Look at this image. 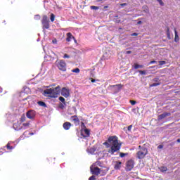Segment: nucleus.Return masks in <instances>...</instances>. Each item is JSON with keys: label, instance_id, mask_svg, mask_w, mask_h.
I'll list each match as a JSON object with an SVG mask.
<instances>
[{"label": "nucleus", "instance_id": "40", "mask_svg": "<svg viewBox=\"0 0 180 180\" xmlns=\"http://www.w3.org/2000/svg\"><path fill=\"white\" fill-rule=\"evenodd\" d=\"M52 43H53V44H57V39H53V40H52Z\"/></svg>", "mask_w": 180, "mask_h": 180}, {"label": "nucleus", "instance_id": "53", "mask_svg": "<svg viewBox=\"0 0 180 180\" xmlns=\"http://www.w3.org/2000/svg\"><path fill=\"white\" fill-rule=\"evenodd\" d=\"M75 43H77V39H75V38L73 39Z\"/></svg>", "mask_w": 180, "mask_h": 180}, {"label": "nucleus", "instance_id": "19", "mask_svg": "<svg viewBox=\"0 0 180 180\" xmlns=\"http://www.w3.org/2000/svg\"><path fill=\"white\" fill-rule=\"evenodd\" d=\"M72 120L75 122V123H78L79 122V119H78V117H77V115L72 116Z\"/></svg>", "mask_w": 180, "mask_h": 180}, {"label": "nucleus", "instance_id": "7", "mask_svg": "<svg viewBox=\"0 0 180 180\" xmlns=\"http://www.w3.org/2000/svg\"><path fill=\"white\" fill-rule=\"evenodd\" d=\"M60 94L62 95V96H64V98H68V96H70V89L63 87L61 89Z\"/></svg>", "mask_w": 180, "mask_h": 180}, {"label": "nucleus", "instance_id": "18", "mask_svg": "<svg viewBox=\"0 0 180 180\" xmlns=\"http://www.w3.org/2000/svg\"><path fill=\"white\" fill-rule=\"evenodd\" d=\"M42 25H43V28L44 29H49L50 28V25L49 24V22H42Z\"/></svg>", "mask_w": 180, "mask_h": 180}, {"label": "nucleus", "instance_id": "56", "mask_svg": "<svg viewBox=\"0 0 180 180\" xmlns=\"http://www.w3.org/2000/svg\"><path fill=\"white\" fill-rule=\"evenodd\" d=\"M98 2H101V1H102V0H98Z\"/></svg>", "mask_w": 180, "mask_h": 180}, {"label": "nucleus", "instance_id": "4", "mask_svg": "<svg viewBox=\"0 0 180 180\" xmlns=\"http://www.w3.org/2000/svg\"><path fill=\"white\" fill-rule=\"evenodd\" d=\"M56 65L60 71H66L67 70V64L64 60H57Z\"/></svg>", "mask_w": 180, "mask_h": 180}, {"label": "nucleus", "instance_id": "14", "mask_svg": "<svg viewBox=\"0 0 180 180\" xmlns=\"http://www.w3.org/2000/svg\"><path fill=\"white\" fill-rule=\"evenodd\" d=\"M67 38H66V41H71L72 39H74V36H72V34L71 32H68L66 34Z\"/></svg>", "mask_w": 180, "mask_h": 180}, {"label": "nucleus", "instance_id": "39", "mask_svg": "<svg viewBox=\"0 0 180 180\" xmlns=\"http://www.w3.org/2000/svg\"><path fill=\"white\" fill-rule=\"evenodd\" d=\"M130 103H131V105H136V103H137V102H136L135 101H130Z\"/></svg>", "mask_w": 180, "mask_h": 180}, {"label": "nucleus", "instance_id": "50", "mask_svg": "<svg viewBox=\"0 0 180 180\" xmlns=\"http://www.w3.org/2000/svg\"><path fill=\"white\" fill-rule=\"evenodd\" d=\"M43 50H44V53H46V46H44V47L43 48Z\"/></svg>", "mask_w": 180, "mask_h": 180}, {"label": "nucleus", "instance_id": "27", "mask_svg": "<svg viewBox=\"0 0 180 180\" xmlns=\"http://www.w3.org/2000/svg\"><path fill=\"white\" fill-rule=\"evenodd\" d=\"M10 144H11V142H8V144H7L8 150H13V148H15L13 147V146H11Z\"/></svg>", "mask_w": 180, "mask_h": 180}, {"label": "nucleus", "instance_id": "26", "mask_svg": "<svg viewBox=\"0 0 180 180\" xmlns=\"http://www.w3.org/2000/svg\"><path fill=\"white\" fill-rule=\"evenodd\" d=\"M139 72L141 74V75H146V74H147L146 70H139Z\"/></svg>", "mask_w": 180, "mask_h": 180}, {"label": "nucleus", "instance_id": "34", "mask_svg": "<svg viewBox=\"0 0 180 180\" xmlns=\"http://www.w3.org/2000/svg\"><path fill=\"white\" fill-rule=\"evenodd\" d=\"M91 9L96 11V10L99 9V7L95 6H91Z\"/></svg>", "mask_w": 180, "mask_h": 180}, {"label": "nucleus", "instance_id": "54", "mask_svg": "<svg viewBox=\"0 0 180 180\" xmlns=\"http://www.w3.org/2000/svg\"><path fill=\"white\" fill-rule=\"evenodd\" d=\"M96 165H99V162H96Z\"/></svg>", "mask_w": 180, "mask_h": 180}, {"label": "nucleus", "instance_id": "38", "mask_svg": "<svg viewBox=\"0 0 180 180\" xmlns=\"http://www.w3.org/2000/svg\"><path fill=\"white\" fill-rule=\"evenodd\" d=\"M70 58V55H68V54H67V53H65V54L63 56V58Z\"/></svg>", "mask_w": 180, "mask_h": 180}, {"label": "nucleus", "instance_id": "42", "mask_svg": "<svg viewBox=\"0 0 180 180\" xmlns=\"http://www.w3.org/2000/svg\"><path fill=\"white\" fill-rule=\"evenodd\" d=\"M120 5V6H127V3H123V4H121Z\"/></svg>", "mask_w": 180, "mask_h": 180}, {"label": "nucleus", "instance_id": "2", "mask_svg": "<svg viewBox=\"0 0 180 180\" xmlns=\"http://www.w3.org/2000/svg\"><path fill=\"white\" fill-rule=\"evenodd\" d=\"M60 94H61V87L59 86L53 89H47L44 91V96H49V98H57Z\"/></svg>", "mask_w": 180, "mask_h": 180}, {"label": "nucleus", "instance_id": "41", "mask_svg": "<svg viewBox=\"0 0 180 180\" xmlns=\"http://www.w3.org/2000/svg\"><path fill=\"white\" fill-rule=\"evenodd\" d=\"M89 180H95V176H91V177H89Z\"/></svg>", "mask_w": 180, "mask_h": 180}, {"label": "nucleus", "instance_id": "36", "mask_svg": "<svg viewBox=\"0 0 180 180\" xmlns=\"http://www.w3.org/2000/svg\"><path fill=\"white\" fill-rule=\"evenodd\" d=\"M153 82H156V83H158V82H160V79H159L158 77H156V78H155V79H153Z\"/></svg>", "mask_w": 180, "mask_h": 180}, {"label": "nucleus", "instance_id": "15", "mask_svg": "<svg viewBox=\"0 0 180 180\" xmlns=\"http://www.w3.org/2000/svg\"><path fill=\"white\" fill-rule=\"evenodd\" d=\"M70 128L71 124L70 122H67L63 124V129H65V130H70Z\"/></svg>", "mask_w": 180, "mask_h": 180}, {"label": "nucleus", "instance_id": "30", "mask_svg": "<svg viewBox=\"0 0 180 180\" xmlns=\"http://www.w3.org/2000/svg\"><path fill=\"white\" fill-rule=\"evenodd\" d=\"M54 19H56V16L54 14L51 13V22H54Z\"/></svg>", "mask_w": 180, "mask_h": 180}, {"label": "nucleus", "instance_id": "16", "mask_svg": "<svg viewBox=\"0 0 180 180\" xmlns=\"http://www.w3.org/2000/svg\"><path fill=\"white\" fill-rule=\"evenodd\" d=\"M174 34H175L174 41L176 43H178V41H179V36H178V32H176V30H174Z\"/></svg>", "mask_w": 180, "mask_h": 180}, {"label": "nucleus", "instance_id": "28", "mask_svg": "<svg viewBox=\"0 0 180 180\" xmlns=\"http://www.w3.org/2000/svg\"><path fill=\"white\" fill-rule=\"evenodd\" d=\"M158 85H161V82H158V83H153L152 84H150V86H158Z\"/></svg>", "mask_w": 180, "mask_h": 180}, {"label": "nucleus", "instance_id": "1", "mask_svg": "<svg viewBox=\"0 0 180 180\" xmlns=\"http://www.w3.org/2000/svg\"><path fill=\"white\" fill-rule=\"evenodd\" d=\"M104 146H106L107 148H110L108 150L109 154H111L113 155L115 153H117V151H120V147H122V145L119 143V141H117V137L116 136H110L108 138V142L103 143Z\"/></svg>", "mask_w": 180, "mask_h": 180}, {"label": "nucleus", "instance_id": "31", "mask_svg": "<svg viewBox=\"0 0 180 180\" xmlns=\"http://www.w3.org/2000/svg\"><path fill=\"white\" fill-rule=\"evenodd\" d=\"M59 101H60L62 103H65V98H64V97H59Z\"/></svg>", "mask_w": 180, "mask_h": 180}, {"label": "nucleus", "instance_id": "9", "mask_svg": "<svg viewBox=\"0 0 180 180\" xmlns=\"http://www.w3.org/2000/svg\"><path fill=\"white\" fill-rule=\"evenodd\" d=\"M36 117V111L31 110L27 112V117L28 119H34Z\"/></svg>", "mask_w": 180, "mask_h": 180}, {"label": "nucleus", "instance_id": "48", "mask_svg": "<svg viewBox=\"0 0 180 180\" xmlns=\"http://www.w3.org/2000/svg\"><path fill=\"white\" fill-rule=\"evenodd\" d=\"M142 22L141 21H138L137 25H141Z\"/></svg>", "mask_w": 180, "mask_h": 180}, {"label": "nucleus", "instance_id": "51", "mask_svg": "<svg viewBox=\"0 0 180 180\" xmlns=\"http://www.w3.org/2000/svg\"><path fill=\"white\" fill-rule=\"evenodd\" d=\"M95 81H96L95 79H91V82H92V83L95 82Z\"/></svg>", "mask_w": 180, "mask_h": 180}, {"label": "nucleus", "instance_id": "47", "mask_svg": "<svg viewBox=\"0 0 180 180\" xmlns=\"http://www.w3.org/2000/svg\"><path fill=\"white\" fill-rule=\"evenodd\" d=\"M29 134H30V136H33V135H34V133L30 132Z\"/></svg>", "mask_w": 180, "mask_h": 180}, {"label": "nucleus", "instance_id": "44", "mask_svg": "<svg viewBox=\"0 0 180 180\" xmlns=\"http://www.w3.org/2000/svg\"><path fill=\"white\" fill-rule=\"evenodd\" d=\"M132 127H133L132 125H129V126L128 127V130H129V131H130V130H131Z\"/></svg>", "mask_w": 180, "mask_h": 180}, {"label": "nucleus", "instance_id": "11", "mask_svg": "<svg viewBox=\"0 0 180 180\" xmlns=\"http://www.w3.org/2000/svg\"><path fill=\"white\" fill-rule=\"evenodd\" d=\"M167 116H171V113L169 112H164L163 114L158 116V120H162V119H165Z\"/></svg>", "mask_w": 180, "mask_h": 180}, {"label": "nucleus", "instance_id": "13", "mask_svg": "<svg viewBox=\"0 0 180 180\" xmlns=\"http://www.w3.org/2000/svg\"><path fill=\"white\" fill-rule=\"evenodd\" d=\"M114 168L115 169H120L122 168V162L116 161Z\"/></svg>", "mask_w": 180, "mask_h": 180}, {"label": "nucleus", "instance_id": "37", "mask_svg": "<svg viewBox=\"0 0 180 180\" xmlns=\"http://www.w3.org/2000/svg\"><path fill=\"white\" fill-rule=\"evenodd\" d=\"M34 19H35V20H39L40 16L39 15H37L34 16Z\"/></svg>", "mask_w": 180, "mask_h": 180}, {"label": "nucleus", "instance_id": "52", "mask_svg": "<svg viewBox=\"0 0 180 180\" xmlns=\"http://www.w3.org/2000/svg\"><path fill=\"white\" fill-rule=\"evenodd\" d=\"M0 94H2V88L0 87Z\"/></svg>", "mask_w": 180, "mask_h": 180}, {"label": "nucleus", "instance_id": "43", "mask_svg": "<svg viewBox=\"0 0 180 180\" xmlns=\"http://www.w3.org/2000/svg\"><path fill=\"white\" fill-rule=\"evenodd\" d=\"M131 36H139V34L137 32H134L131 34Z\"/></svg>", "mask_w": 180, "mask_h": 180}, {"label": "nucleus", "instance_id": "57", "mask_svg": "<svg viewBox=\"0 0 180 180\" xmlns=\"http://www.w3.org/2000/svg\"><path fill=\"white\" fill-rule=\"evenodd\" d=\"M108 8V6H105V8Z\"/></svg>", "mask_w": 180, "mask_h": 180}, {"label": "nucleus", "instance_id": "3", "mask_svg": "<svg viewBox=\"0 0 180 180\" xmlns=\"http://www.w3.org/2000/svg\"><path fill=\"white\" fill-rule=\"evenodd\" d=\"M148 153V150L147 148L142 147L141 146H139V149L136 153V158L139 160H143V158H146V155Z\"/></svg>", "mask_w": 180, "mask_h": 180}, {"label": "nucleus", "instance_id": "23", "mask_svg": "<svg viewBox=\"0 0 180 180\" xmlns=\"http://www.w3.org/2000/svg\"><path fill=\"white\" fill-rule=\"evenodd\" d=\"M96 151V149L95 148H91L90 149H88V153L90 154H94Z\"/></svg>", "mask_w": 180, "mask_h": 180}, {"label": "nucleus", "instance_id": "35", "mask_svg": "<svg viewBox=\"0 0 180 180\" xmlns=\"http://www.w3.org/2000/svg\"><path fill=\"white\" fill-rule=\"evenodd\" d=\"M158 2H159L160 5H161V6H164V2H162V0H157Z\"/></svg>", "mask_w": 180, "mask_h": 180}, {"label": "nucleus", "instance_id": "55", "mask_svg": "<svg viewBox=\"0 0 180 180\" xmlns=\"http://www.w3.org/2000/svg\"><path fill=\"white\" fill-rule=\"evenodd\" d=\"M177 143H180V139H177Z\"/></svg>", "mask_w": 180, "mask_h": 180}, {"label": "nucleus", "instance_id": "20", "mask_svg": "<svg viewBox=\"0 0 180 180\" xmlns=\"http://www.w3.org/2000/svg\"><path fill=\"white\" fill-rule=\"evenodd\" d=\"M47 22H49V18H47V15H44L41 20V23H46Z\"/></svg>", "mask_w": 180, "mask_h": 180}, {"label": "nucleus", "instance_id": "29", "mask_svg": "<svg viewBox=\"0 0 180 180\" xmlns=\"http://www.w3.org/2000/svg\"><path fill=\"white\" fill-rule=\"evenodd\" d=\"M72 72H75L76 74H78L79 72V68H75L72 70Z\"/></svg>", "mask_w": 180, "mask_h": 180}, {"label": "nucleus", "instance_id": "21", "mask_svg": "<svg viewBox=\"0 0 180 180\" xmlns=\"http://www.w3.org/2000/svg\"><path fill=\"white\" fill-rule=\"evenodd\" d=\"M159 169L161 172H167V171L168 170L167 167H159Z\"/></svg>", "mask_w": 180, "mask_h": 180}, {"label": "nucleus", "instance_id": "5", "mask_svg": "<svg viewBox=\"0 0 180 180\" xmlns=\"http://www.w3.org/2000/svg\"><path fill=\"white\" fill-rule=\"evenodd\" d=\"M110 87L111 88L112 91H113L115 94H118V92H120V91H122V88H123V85H122L121 84H119L116 85H111L110 86Z\"/></svg>", "mask_w": 180, "mask_h": 180}, {"label": "nucleus", "instance_id": "22", "mask_svg": "<svg viewBox=\"0 0 180 180\" xmlns=\"http://www.w3.org/2000/svg\"><path fill=\"white\" fill-rule=\"evenodd\" d=\"M38 105L39 106H42L43 108H46L47 105H46V103L43 102V101H38Z\"/></svg>", "mask_w": 180, "mask_h": 180}, {"label": "nucleus", "instance_id": "25", "mask_svg": "<svg viewBox=\"0 0 180 180\" xmlns=\"http://www.w3.org/2000/svg\"><path fill=\"white\" fill-rule=\"evenodd\" d=\"M143 9L146 13H148V7H147L146 6H143Z\"/></svg>", "mask_w": 180, "mask_h": 180}, {"label": "nucleus", "instance_id": "33", "mask_svg": "<svg viewBox=\"0 0 180 180\" xmlns=\"http://www.w3.org/2000/svg\"><path fill=\"white\" fill-rule=\"evenodd\" d=\"M126 155H127V153H120V157H121V158H123V157H126Z\"/></svg>", "mask_w": 180, "mask_h": 180}, {"label": "nucleus", "instance_id": "17", "mask_svg": "<svg viewBox=\"0 0 180 180\" xmlns=\"http://www.w3.org/2000/svg\"><path fill=\"white\" fill-rule=\"evenodd\" d=\"M29 126H30V123L27 122L22 124V126L21 127V129H23L24 130H26V129H29Z\"/></svg>", "mask_w": 180, "mask_h": 180}, {"label": "nucleus", "instance_id": "8", "mask_svg": "<svg viewBox=\"0 0 180 180\" xmlns=\"http://www.w3.org/2000/svg\"><path fill=\"white\" fill-rule=\"evenodd\" d=\"M90 169L93 175H99L101 174V169L98 167L91 166Z\"/></svg>", "mask_w": 180, "mask_h": 180}, {"label": "nucleus", "instance_id": "46", "mask_svg": "<svg viewBox=\"0 0 180 180\" xmlns=\"http://www.w3.org/2000/svg\"><path fill=\"white\" fill-rule=\"evenodd\" d=\"M162 145H159L158 146V148H162Z\"/></svg>", "mask_w": 180, "mask_h": 180}, {"label": "nucleus", "instance_id": "10", "mask_svg": "<svg viewBox=\"0 0 180 180\" xmlns=\"http://www.w3.org/2000/svg\"><path fill=\"white\" fill-rule=\"evenodd\" d=\"M81 134H82V137H84V138L89 137V129H82L81 131Z\"/></svg>", "mask_w": 180, "mask_h": 180}, {"label": "nucleus", "instance_id": "49", "mask_svg": "<svg viewBox=\"0 0 180 180\" xmlns=\"http://www.w3.org/2000/svg\"><path fill=\"white\" fill-rule=\"evenodd\" d=\"M130 53H131V51H127V54H130Z\"/></svg>", "mask_w": 180, "mask_h": 180}, {"label": "nucleus", "instance_id": "24", "mask_svg": "<svg viewBox=\"0 0 180 180\" xmlns=\"http://www.w3.org/2000/svg\"><path fill=\"white\" fill-rule=\"evenodd\" d=\"M144 66L143 65H139V64H135L134 65V68L135 70H137L139 68H143Z\"/></svg>", "mask_w": 180, "mask_h": 180}, {"label": "nucleus", "instance_id": "45", "mask_svg": "<svg viewBox=\"0 0 180 180\" xmlns=\"http://www.w3.org/2000/svg\"><path fill=\"white\" fill-rule=\"evenodd\" d=\"M155 63H157V61L155 60H152L150 62V64H155Z\"/></svg>", "mask_w": 180, "mask_h": 180}, {"label": "nucleus", "instance_id": "32", "mask_svg": "<svg viewBox=\"0 0 180 180\" xmlns=\"http://www.w3.org/2000/svg\"><path fill=\"white\" fill-rule=\"evenodd\" d=\"M165 64H167V62H165V60L159 61V65H164Z\"/></svg>", "mask_w": 180, "mask_h": 180}, {"label": "nucleus", "instance_id": "6", "mask_svg": "<svg viewBox=\"0 0 180 180\" xmlns=\"http://www.w3.org/2000/svg\"><path fill=\"white\" fill-rule=\"evenodd\" d=\"M133 168H134V161L131 159L127 161L125 167L126 171H131Z\"/></svg>", "mask_w": 180, "mask_h": 180}, {"label": "nucleus", "instance_id": "12", "mask_svg": "<svg viewBox=\"0 0 180 180\" xmlns=\"http://www.w3.org/2000/svg\"><path fill=\"white\" fill-rule=\"evenodd\" d=\"M13 129L14 130L19 131L22 130V127L20 126V124L19 122H17L13 124Z\"/></svg>", "mask_w": 180, "mask_h": 180}]
</instances>
